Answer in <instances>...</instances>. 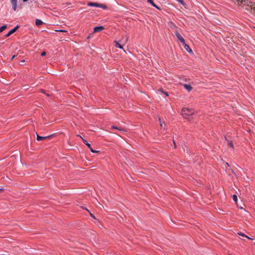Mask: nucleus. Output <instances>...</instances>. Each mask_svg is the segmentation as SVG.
Masks as SVG:
<instances>
[{
	"label": "nucleus",
	"mask_w": 255,
	"mask_h": 255,
	"mask_svg": "<svg viewBox=\"0 0 255 255\" xmlns=\"http://www.w3.org/2000/svg\"><path fill=\"white\" fill-rule=\"evenodd\" d=\"M194 113V110L188 108H184L182 110V115L185 119H187L189 116H192Z\"/></svg>",
	"instance_id": "obj_1"
},
{
	"label": "nucleus",
	"mask_w": 255,
	"mask_h": 255,
	"mask_svg": "<svg viewBox=\"0 0 255 255\" xmlns=\"http://www.w3.org/2000/svg\"><path fill=\"white\" fill-rule=\"evenodd\" d=\"M88 5L89 6H95L97 7H100L103 9H106L107 8V6L106 4L98 3L97 2H90L88 3Z\"/></svg>",
	"instance_id": "obj_2"
},
{
	"label": "nucleus",
	"mask_w": 255,
	"mask_h": 255,
	"mask_svg": "<svg viewBox=\"0 0 255 255\" xmlns=\"http://www.w3.org/2000/svg\"><path fill=\"white\" fill-rule=\"evenodd\" d=\"M78 136H80L83 139L84 143L86 145H87V146L89 147V148L90 149V150H91V152H92L93 153H98L99 152V151L94 150L92 148L91 144L90 143H89L86 140L83 139L82 136H80L79 135H78Z\"/></svg>",
	"instance_id": "obj_3"
},
{
	"label": "nucleus",
	"mask_w": 255,
	"mask_h": 255,
	"mask_svg": "<svg viewBox=\"0 0 255 255\" xmlns=\"http://www.w3.org/2000/svg\"><path fill=\"white\" fill-rule=\"evenodd\" d=\"M18 26L14 27L13 29H11L6 35L5 37H8L13 33H14L18 28Z\"/></svg>",
	"instance_id": "obj_4"
},
{
	"label": "nucleus",
	"mask_w": 255,
	"mask_h": 255,
	"mask_svg": "<svg viewBox=\"0 0 255 255\" xmlns=\"http://www.w3.org/2000/svg\"><path fill=\"white\" fill-rule=\"evenodd\" d=\"M175 35L178 39L182 43H184L185 40L178 31H176Z\"/></svg>",
	"instance_id": "obj_5"
},
{
	"label": "nucleus",
	"mask_w": 255,
	"mask_h": 255,
	"mask_svg": "<svg viewBox=\"0 0 255 255\" xmlns=\"http://www.w3.org/2000/svg\"><path fill=\"white\" fill-rule=\"evenodd\" d=\"M181 85H182L184 88L187 90L188 92H190L192 90V87L191 85L187 84H181Z\"/></svg>",
	"instance_id": "obj_6"
},
{
	"label": "nucleus",
	"mask_w": 255,
	"mask_h": 255,
	"mask_svg": "<svg viewBox=\"0 0 255 255\" xmlns=\"http://www.w3.org/2000/svg\"><path fill=\"white\" fill-rule=\"evenodd\" d=\"M12 8L14 10H16L17 8V0H10Z\"/></svg>",
	"instance_id": "obj_7"
},
{
	"label": "nucleus",
	"mask_w": 255,
	"mask_h": 255,
	"mask_svg": "<svg viewBox=\"0 0 255 255\" xmlns=\"http://www.w3.org/2000/svg\"><path fill=\"white\" fill-rule=\"evenodd\" d=\"M104 29V27L102 26L95 27L94 29V32H98L102 31Z\"/></svg>",
	"instance_id": "obj_8"
},
{
	"label": "nucleus",
	"mask_w": 255,
	"mask_h": 255,
	"mask_svg": "<svg viewBox=\"0 0 255 255\" xmlns=\"http://www.w3.org/2000/svg\"><path fill=\"white\" fill-rule=\"evenodd\" d=\"M52 135H50V136H41L39 135H37V138H36V139L38 140V141H41V140H44L45 139H47V138H50Z\"/></svg>",
	"instance_id": "obj_9"
},
{
	"label": "nucleus",
	"mask_w": 255,
	"mask_h": 255,
	"mask_svg": "<svg viewBox=\"0 0 255 255\" xmlns=\"http://www.w3.org/2000/svg\"><path fill=\"white\" fill-rule=\"evenodd\" d=\"M182 44L185 50H186L187 51L189 52H192V50L189 47V46L187 44H186L185 41H184V43H182Z\"/></svg>",
	"instance_id": "obj_10"
},
{
	"label": "nucleus",
	"mask_w": 255,
	"mask_h": 255,
	"mask_svg": "<svg viewBox=\"0 0 255 255\" xmlns=\"http://www.w3.org/2000/svg\"><path fill=\"white\" fill-rule=\"evenodd\" d=\"M111 128L118 129L119 130L121 131L124 132L126 131V130L125 129V128H119L118 127L115 126H113L111 127Z\"/></svg>",
	"instance_id": "obj_11"
},
{
	"label": "nucleus",
	"mask_w": 255,
	"mask_h": 255,
	"mask_svg": "<svg viewBox=\"0 0 255 255\" xmlns=\"http://www.w3.org/2000/svg\"><path fill=\"white\" fill-rule=\"evenodd\" d=\"M147 1L149 3H150V4H151L153 6H154V7H156V8H157V9H160L159 8V7H158V6H157V5H156V4L154 3V2H153V0H147Z\"/></svg>",
	"instance_id": "obj_12"
},
{
	"label": "nucleus",
	"mask_w": 255,
	"mask_h": 255,
	"mask_svg": "<svg viewBox=\"0 0 255 255\" xmlns=\"http://www.w3.org/2000/svg\"><path fill=\"white\" fill-rule=\"evenodd\" d=\"M114 42L115 43V47H119L121 49H123V46L121 44H120L119 42L115 41Z\"/></svg>",
	"instance_id": "obj_13"
},
{
	"label": "nucleus",
	"mask_w": 255,
	"mask_h": 255,
	"mask_svg": "<svg viewBox=\"0 0 255 255\" xmlns=\"http://www.w3.org/2000/svg\"><path fill=\"white\" fill-rule=\"evenodd\" d=\"M226 140L227 141L228 146H229L230 147H231L232 149H233L234 148V146H233V144L232 141L228 140L226 138Z\"/></svg>",
	"instance_id": "obj_14"
},
{
	"label": "nucleus",
	"mask_w": 255,
	"mask_h": 255,
	"mask_svg": "<svg viewBox=\"0 0 255 255\" xmlns=\"http://www.w3.org/2000/svg\"><path fill=\"white\" fill-rule=\"evenodd\" d=\"M43 23V22L40 20V19H37L35 21V24L37 26H40V25H41Z\"/></svg>",
	"instance_id": "obj_15"
},
{
	"label": "nucleus",
	"mask_w": 255,
	"mask_h": 255,
	"mask_svg": "<svg viewBox=\"0 0 255 255\" xmlns=\"http://www.w3.org/2000/svg\"><path fill=\"white\" fill-rule=\"evenodd\" d=\"M6 25H4L0 27V32H2L4 29L6 28Z\"/></svg>",
	"instance_id": "obj_16"
},
{
	"label": "nucleus",
	"mask_w": 255,
	"mask_h": 255,
	"mask_svg": "<svg viewBox=\"0 0 255 255\" xmlns=\"http://www.w3.org/2000/svg\"><path fill=\"white\" fill-rule=\"evenodd\" d=\"M233 199L236 203H237L238 200L237 196L236 195H234L233 196Z\"/></svg>",
	"instance_id": "obj_17"
},
{
	"label": "nucleus",
	"mask_w": 255,
	"mask_h": 255,
	"mask_svg": "<svg viewBox=\"0 0 255 255\" xmlns=\"http://www.w3.org/2000/svg\"><path fill=\"white\" fill-rule=\"evenodd\" d=\"M238 235H240V236H241L245 237H246H246H247V236H246V235H245L244 234H243V233H242V232H239V233H238Z\"/></svg>",
	"instance_id": "obj_18"
},
{
	"label": "nucleus",
	"mask_w": 255,
	"mask_h": 255,
	"mask_svg": "<svg viewBox=\"0 0 255 255\" xmlns=\"http://www.w3.org/2000/svg\"><path fill=\"white\" fill-rule=\"evenodd\" d=\"M56 31H59V32H66V33L68 32V31L67 30H63V29L56 30Z\"/></svg>",
	"instance_id": "obj_19"
},
{
	"label": "nucleus",
	"mask_w": 255,
	"mask_h": 255,
	"mask_svg": "<svg viewBox=\"0 0 255 255\" xmlns=\"http://www.w3.org/2000/svg\"><path fill=\"white\" fill-rule=\"evenodd\" d=\"M251 7L252 9H253L255 10V3H254V4L252 3L251 5Z\"/></svg>",
	"instance_id": "obj_20"
},
{
	"label": "nucleus",
	"mask_w": 255,
	"mask_h": 255,
	"mask_svg": "<svg viewBox=\"0 0 255 255\" xmlns=\"http://www.w3.org/2000/svg\"><path fill=\"white\" fill-rule=\"evenodd\" d=\"M176 1L179 2L181 4H183V0H176Z\"/></svg>",
	"instance_id": "obj_21"
},
{
	"label": "nucleus",
	"mask_w": 255,
	"mask_h": 255,
	"mask_svg": "<svg viewBox=\"0 0 255 255\" xmlns=\"http://www.w3.org/2000/svg\"><path fill=\"white\" fill-rule=\"evenodd\" d=\"M45 55H46V52H42V53H41V56H45Z\"/></svg>",
	"instance_id": "obj_22"
},
{
	"label": "nucleus",
	"mask_w": 255,
	"mask_h": 255,
	"mask_svg": "<svg viewBox=\"0 0 255 255\" xmlns=\"http://www.w3.org/2000/svg\"><path fill=\"white\" fill-rule=\"evenodd\" d=\"M159 120L160 123V126H161V127H162L163 122H162L161 121V120H160V118H159Z\"/></svg>",
	"instance_id": "obj_23"
},
{
	"label": "nucleus",
	"mask_w": 255,
	"mask_h": 255,
	"mask_svg": "<svg viewBox=\"0 0 255 255\" xmlns=\"http://www.w3.org/2000/svg\"><path fill=\"white\" fill-rule=\"evenodd\" d=\"M90 214L91 217H93V218H95V216L93 215V214H92V213H90Z\"/></svg>",
	"instance_id": "obj_24"
},
{
	"label": "nucleus",
	"mask_w": 255,
	"mask_h": 255,
	"mask_svg": "<svg viewBox=\"0 0 255 255\" xmlns=\"http://www.w3.org/2000/svg\"><path fill=\"white\" fill-rule=\"evenodd\" d=\"M163 93H164L166 96H168V94H167V92H163Z\"/></svg>",
	"instance_id": "obj_25"
},
{
	"label": "nucleus",
	"mask_w": 255,
	"mask_h": 255,
	"mask_svg": "<svg viewBox=\"0 0 255 255\" xmlns=\"http://www.w3.org/2000/svg\"><path fill=\"white\" fill-rule=\"evenodd\" d=\"M173 143H174V148H176V143H175V141H173Z\"/></svg>",
	"instance_id": "obj_26"
},
{
	"label": "nucleus",
	"mask_w": 255,
	"mask_h": 255,
	"mask_svg": "<svg viewBox=\"0 0 255 255\" xmlns=\"http://www.w3.org/2000/svg\"><path fill=\"white\" fill-rule=\"evenodd\" d=\"M246 238H248V239H250V240H253V239H252V238H250L249 237H248V236H247Z\"/></svg>",
	"instance_id": "obj_27"
},
{
	"label": "nucleus",
	"mask_w": 255,
	"mask_h": 255,
	"mask_svg": "<svg viewBox=\"0 0 255 255\" xmlns=\"http://www.w3.org/2000/svg\"><path fill=\"white\" fill-rule=\"evenodd\" d=\"M15 55H13V56L12 57V58H11V60L13 59H14V58L15 57Z\"/></svg>",
	"instance_id": "obj_28"
},
{
	"label": "nucleus",
	"mask_w": 255,
	"mask_h": 255,
	"mask_svg": "<svg viewBox=\"0 0 255 255\" xmlns=\"http://www.w3.org/2000/svg\"><path fill=\"white\" fill-rule=\"evenodd\" d=\"M159 91L161 92H162V89H160L159 90Z\"/></svg>",
	"instance_id": "obj_29"
},
{
	"label": "nucleus",
	"mask_w": 255,
	"mask_h": 255,
	"mask_svg": "<svg viewBox=\"0 0 255 255\" xmlns=\"http://www.w3.org/2000/svg\"><path fill=\"white\" fill-rule=\"evenodd\" d=\"M225 165H227V166H229V164H228V163H227V162H226V163H225Z\"/></svg>",
	"instance_id": "obj_30"
},
{
	"label": "nucleus",
	"mask_w": 255,
	"mask_h": 255,
	"mask_svg": "<svg viewBox=\"0 0 255 255\" xmlns=\"http://www.w3.org/2000/svg\"><path fill=\"white\" fill-rule=\"evenodd\" d=\"M128 37L127 38V39H126V42L128 41Z\"/></svg>",
	"instance_id": "obj_31"
},
{
	"label": "nucleus",
	"mask_w": 255,
	"mask_h": 255,
	"mask_svg": "<svg viewBox=\"0 0 255 255\" xmlns=\"http://www.w3.org/2000/svg\"><path fill=\"white\" fill-rule=\"evenodd\" d=\"M2 191V189L0 188V192Z\"/></svg>",
	"instance_id": "obj_32"
}]
</instances>
